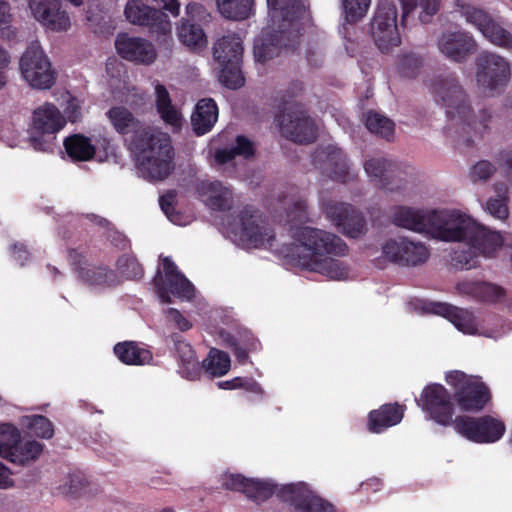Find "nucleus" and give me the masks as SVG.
Instances as JSON below:
<instances>
[{
	"label": "nucleus",
	"instance_id": "5",
	"mask_svg": "<svg viewBox=\"0 0 512 512\" xmlns=\"http://www.w3.org/2000/svg\"><path fill=\"white\" fill-rule=\"evenodd\" d=\"M230 239L246 248H270L275 235L267 221L250 209L241 210L228 222Z\"/></svg>",
	"mask_w": 512,
	"mask_h": 512
},
{
	"label": "nucleus",
	"instance_id": "9",
	"mask_svg": "<svg viewBox=\"0 0 512 512\" xmlns=\"http://www.w3.org/2000/svg\"><path fill=\"white\" fill-rule=\"evenodd\" d=\"M511 79L510 62L503 56L483 52L476 58V82L480 89L495 92L506 87Z\"/></svg>",
	"mask_w": 512,
	"mask_h": 512
},
{
	"label": "nucleus",
	"instance_id": "38",
	"mask_svg": "<svg viewBox=\"0 0 512 512\" xmlns=\"http://www.w3.org/2000/svg\"><path fill=\"white\" fill-rule=\"evenodd\" d=\"M156 91V108L162 120L175 128L181 126V115L172 105L170 95L165 86L158 84Z\"/></svg>",
	"mask_w": 512,
	"mask_h": 512
},
{
	"label": "nucleus",
	"instance_id": "1",
	"mask_svg": "<svg viewBox=\"0 0 512 512\" xmlns=\"http://www.w3.org/2000/svg\"><path fill=\"white\" fill-rule=\"evenodd\" d=\"M106 115L114 130L124 137L144 179L163 181L172 174L175 150L168 133L140 120L125 106L111 107Z\"/></svg>",
	"mask_w": 512,
	"mask_h": 512
},
{
	"label": "nucleus",
	"instance_id": "57",
	"mask_svg": "<svg viewBox=\"0 0 512 512\" xmlns=\"http://www.w3.org/2000/svg\"><path fill=\"white\" fill-rule=\"evenodd\" d=\"M496 170L493 163L481 160L471 167L469 176L473 182H486L495 174Z\"/></svg>",
	"mask_w": 512,
	"mask_h": 512
},
{
	"label": "nucleus",
	"instance_id": "48",
	"mask_svg": "<svg viewBox=\"0 0 512 512\" xmlns=\"http://www.w3.org/2000/svg\"><path fill=\"white\" fill-rule=\"evenodd\" d=\"M254 0H226V19L243 21L253 14Z\"/></svg>",
	"mask_w": 512,
	"mask_h": 512
},
{
	"label": "nucleus",
	"instance_id": "35",
	"mask_svg": "<svg viewBox=\"0 0 512 512\" xmlns=\"http://www.w3.org/2000/svg\"><path fill=\"white\" fill-rule=\"evenodd\" d=\"M403 418V409L395 404H386L378 410L369 414V429L374 433H379L384 429L398 424Z\"/></svg>",
	"mask_w": 512,
	"mask_h": 512
},
{
	"label": "nucleus",
	"instance_id": "64",
	"mask_svg": "<svg viewBox=\"0 0 512 512\" xmlns=\"http://www.w3.org/2000/svg\"><path fill=\"white\" fill-rule=\"evenodd\" d=\"M10 6L5 0H0V30L9 28L11 22Z\"/></svg>",
	"mask_w": 512,
	"mask_h": 512
},
{
	"label": "nucleus",
	"instance_id": "58",
	"mask_svg": "<svg viewBox=\"0 0 512 512\" xmlns=\"http://www.w3.org/2000/svg\"><path fill=\"white\" fill-rule=\"evenodd\" d=\"M54 140H55V135L41 134V133H36V132L30 138L32 147L35 150L42 151V152L51 151L53 148Z\"/></svg>",
	"mask_w": 512,
	"mask_h": 512
},
{
	"label": "nucleus",
	"instance_id": "61",
	"mask_svg": "<svg viewBox=\"0 0 512 512\" xmlns=\"http://www.w3.org/2000/svg\"><path fill=\"white\" fill-rule=\"evenodd\" d=\"M481 281L465 280L456 284V290L462 294L477 299Z\"/></svg>",
	"mask_w": 512,
	"mask_h": 512
},
{
	"label": "nucleus",
	"instance_id": "8",
	"mask_svg": "<svg viewBox=\"0 0 512 512\" xmlns=\"http://www.w3.org/2000/svg\"><path fill=\"white\" fill-rule=\"evenodd\" d=\"M19 65L23 78L33 88L49 89L56 82L57 73L38 42L27 47Z\"/></svg>",
	"mask_w": 512,
	"mask_h": 512
},
{
	"label": "nucleus",
	"instance_id": "7",
	"mask_svg": "<svg viewBox=\"0 0 512 512\" xmlns=\"http://www.w3.org/2000/svg\"><path fill=\"white\" fill-rule=\"evenodd\" d=\"M446 382L453 388L457 404L463 411H480L490 400L487 386L477 376L456 370L446 374Z\"/></svg>",
	"mask_w": 512,
	"mask_h": 512
},
{
	"label": "nucleus",
	"instance_id": "12",
	"mask_svg": "<svg viewBox=\"0 0 512 512\" xmlns=\"http://www.w3.org/2000/svg\"><path fill=\"white\" fill-rule=\"evenodd\" d=\"M455 430L463 437L477 443H493L505 433L504 423L491 416L472 418L460 416L454 420Z\"/></svg>",
	"mask_w": 512,
	"mask_h": 512
},
{
	"label": "nucleus",
	"instance_id": "17",
	"mask_svg": "<svg viewBox=\"0 0 512 512\" xmlns=\"http://www.w3.org/2000/svg\"><path fill=\"white\" fill-rule=\"evenodd\" d=\"M68 258L79 279L88 286L109 288L119 282L114 270L105 265L89 264L86 256L77 249H69Z\"/></svg>",
	"mask_w": 512,
	"mask_h": 512
},
{
	"label": "nucleus",
	"instance_id": "36",
	"mask_svg": "<svg viewBox=\"0 0 512 512\" xmlns=\"http://www.w3.org/2000/svg\"><path fill=\"white\" fill-rule=\"evenodd\" d=\"M177 36L180 42L190 50H200L207 44L206 35L199 24L182 19L177 26Z\"/></svg>",
	"mask_w": 512,
	"mask_h": 512
},
{
	"label": "nucleus",
	"instance_id": "47",
	"mask_svg": "<svg viewBox=\"0 0 512 512\" xmlns=\"http://www.w3.org/2000/svg\"><path fill=\"white\" fill-rule=\"evenodd\" d=\"M338 230L347 237L359 238L366 233L367 225L363 215L354 208Z\"/></svg>",
	"mask_w": 512,
	"mask_h": 512
},
{
	"label": "nucleus",
	"instance_id": "59",
	"mask_svg": "<svg viewBox=\"0 0 512 512\" xmlns=\"http://www.w3.org/2000/svg\"><path fill=\"white\" fill-rule=\"evenodd\" d=\"M165 315L168 321L174 323L176 327L183 332L192 328V323L176 308H168L165 311Z\"/></svg>",
	"mask_w": 512,
	"mask_h": 512
},
{
	"label": "nucleus",
	"instance_id": "41",
	"mask_svg": "<svg viewBox=\"0 0 512 512\" xmlns=\"http://www.w3.org/2000/svg\"><path fill=\"white\" fill-rule=\"evenodd\" d=\"M44 445L36 440L18 442L8 461L20 466H26L36 461L43 452Z\"/></svg>",
	"mask_w": 512,
	"mask_h": 512
},
{
	"label": "nucleus",
	"instance_id": "40",
	"mask_svg": "<svg viewBox=\"0 0 512 512\" xmlns=\"http://www.w3.org/2000/svg\"><path fill=\"white\" fill-rule=\"evenodd\" d=\"M199 371L213 379L215 377H221L224 375V351L217 348H211L206 356L199 362L198 368H194L192 372H189V378L194 379Z\"/></svg>",
	"mask_w": 512,
	"mask_h": 512
},
{
	"label": "nucleus",
	"instance_id": "21",
	"mask_svg": "<svg viewBox=\"0 0 512 512\" xmlns=\"http://www.w3.org/2000/svg\"><path fill=\"white\" fill-rule=\"evenodd\" d=\"M117 53L125 60L150 65L157 57L154 45L140 37H130L126 33H120L115 40Z\"/></svg>",
	"mask_w": 512,
	"mask_h": 512
},
{
	"label": "nucleus",
	"instance_id": "56",
	"mask_svg": "<svg viewBox=\"0 0 512 512\" xmlns=\"http://www.w3.org/2000/svg\"><path fill=\"white\" fill-rule=\"evenodd\" d=\"M29 429L37 436L43 439H50L54 435L53 423L43 415H35L31 418Z\"/></svg>",
	"mask_w": 512,
	"mask_h": 512
},
{
	"label": "nucleus",
	"instance_id": "16",
	"mask_svg": "<svg viewBox=\"0 0 512 512\" xmlns=\"http://www.w3.org/2000/svg\"><path fill=\"white\" fill-rule=\"evenodd\" d=\"M124 13L130 23L148 27L152 33L171 39V22L160 9L145 5L140 0H129Z\"/></svg>",
	"mask_w": 512,
	"mask_h": 512
},
{
	"label": "nucleus",
	"instance_id": "22",
	"mask_svg": "<svg viewBox=\"0 0 512 512\" xmlns=\"http://www.w3.org/2000/svg\"><path fill=\"white\" fill-rule=\"evenodd\" d=\"M367 176L380 187L394 191L402 187L404 178L398 166L384 158L371 157L363 164Z\"/></svg>",
	"mask_w": 512,
	"mask_h": 512
},
{
	"label": "nucleus",
	"instance_id": "63",
	"mask_svg": "<svg viewBox=\"0 0 512 512\" xmlns=\"http://www.w3.org/2000/svg\"><path fill=\"white\" fill-rule=\"evenodd\" d=\"M12 257L20 263V265H24L29 260V251L27 247L23 243H14L11 247Z\"/></svg>",
	"mask_w": 512,
	"mask_h": 512
},
{
	"label": "nucleus",
	"instance_id": "18",
	"mask_svg": "<svg viewBox=\"0 0 512 512\" xmlns=\"http://www.w3.org/2000/svg\"><path fill=\"white\" fill-rule=\"evenodd\" d=\"M439 52L456 63L466 62L478 50V43L467 31H445L437 39Z\"/></svg>",
	"mask_w": 512,
	"mask_h": 512
},
{
	"label": "nucleus",
	"instance_id": "11",
	"mask_svg": "<svg viewBox=\"0 0 512 512\" xmlns=\"http://www.w3.org/2000/svg\"><path fill=\"white\" fill-rule=\"evenodd\" d=\"M397 17L398 10L395 3L387 0L380 2L371 23V34L381 52L387 53L401 42Z\"/></svg>",
	"mask_w": 512,
	"mask_h": 512
},
{
	"label": "nucleus",
	"instance_id": "53",
	"mask_svg": "<svg viewBox=\"0 0 512 512\" xmlns=\"http://www.w3.org/2000/svg\"><path fill=\"white\" fill-rule=\"evenodd\" d=\"M507 202L508 197L506 195H497L496 197H490L486 201L484 208L492 217L504 221L509 216Z\"/></svg>",
	"mask_w": 512,
	"mask_h": 512
},
{
	"label": "nucleus",
	"instance_id": "3",
	"mask_svg": "<svg viewBox=\"0 0 512 512\" xmlns=\"http://www.w3.org/2000/svg\"><path fill=\"white\" fill-rule=\"evenodd\" d=\"M432 93L437 103L441 104L452 123L467 132L468 129L486 128L490 115L483 111L479 120L474 115L468 97L455 79H440L434 82Z\"/></svg>",
	"mask_w": 512,
	"mask_h": 512
},
{
	"label": "nucleus",
	"instance_id": "33",
	"mask_svg": "<svg viewBox=\"0 0 512 512\" xmlns=\"http://www.w3.org/2000/svg\"><path fill=\"white\" fill-rule=\"evenodd\" d=\"M194 188L198 197L209 209L224 210V187L221 181L199 180Z\"/></svg>",
	"mask_w": 512,
	"mask_h": 512
},
{
	"label": "nucleus",
	"instance_id": "43",
	"mask_svg": "<svg viewBox=\"0 0 512 512\" xmlns=\"http://www.w3.org/2000/svg\"><path fill=\"white\" fill-rule=\"evenodd\" d=\"M321 209L326 218L329 219L338 229V227L353 211L354 207L345 202H339L333 199H323Z\"/></svg>",
	"mask_w": 512,
	"mask_h": 512
},
{
	"label": "nucleus",
	"instance_id": "4",
	"mask_svg": "<svg viewBox=\"0 0 512 512\" xmlns=\"http://www.w3.org/2000/svg\"><path fill=\"white\" fill-rule=\"evenodd\" d=\"M267 3L271 10V18L277 24L280 35L275 36V39H265L255 44V58L262 62L279 54L277 46L285 45L286 33H290V29L306 13L305 6L299 0H267Z\"/></svg>",
	"mask_w": 512,
	"mask_h": 512
},
{
	"label": "nucleus",
	"instance_id": "32",
	"mask_svg": "<svg viewBox=\"0 0 512 512\" xmlns=\"http://www.w3.org/2000/svg\"><path fill=\"white\" fill-rule=\"evenodd\" d=\"M63 146L68 157L74 162L89 161L96 154V147L92 144L91 139L80 133L66 137Z\"/></svg>",
	"mask_w": 512,
	"mask_h": 512
},
{
	"label": "nucleus",
	"instance_id": "51",
	"mask_svg": "<svg viewBox=\"0 0 512 512\" xmlns=\"http://www.w3.org/2000/svg\"><path fill=\"white\" fill-rule=\"evenodd\" d=\"M176 191L168 190L159 199L161 210L167 218L174 224L182 225L183 214L175 209Z\"/></svg>",
	"mask_w": 512,
	"mask_h": 512
},
{
	"label": "nucleus",
	"instance_id": "44",
	"mask_svg": "<svg viewBox=\"0 0 512 512\" xmlns=\"http://www.w3.org/2000/svg\"><path fill=\"white\" fill-rule=\"evenodd\" d=\"M171 338L174 342L176 354L189 375V372H192L194 368L199 366L195 351L188 342L182 339L180 334L174 333L171 335Z\"/></svg>",
	"mask_w": 512,
	"mask_h": 512
},
{
	"label": "nucleus",
	"instance_id": "14",
	"mask_svg": "<svg viewBox=\"0 0 512 512\" xmlns=\"http://www.w3.org/2000/svg\"><path fill=\"white\" fill-rule=\"evenodd\" d=\"M479 230L466 243L470 248L468 253L463 251L454 253L453 261L461 268L469 270L478 266V254L489 257L502 244V237L499 233L490 231L481 224H479Z\"/></svg>",
	"mask_w": 512,
	"mask_h": 512
},
{
	"label": "nucleus",
	"instance_id": "2",
	"mask_svg": "<svg viewBox=\"0 0 512 512\" xmlns=\"http://www.w3.org/2000/svg\"><path fill=\"white\" fill-rule=\"evenodd\" d=\"M291 237L292 242L284 244L279 250L290 264L333 280L347 278V268L333 258L347 252V246L340 237L309 226L291 229Z\"/></svg>",
	"mask_w": 512,
	"mask_h": 512
},
{
	"label": "nucleus",
	"instance_id": "46",
	"mask_svg": "<svg viewBox=\"0 0 512 512\" xmlns=\"http://www.w3.org/2000/svg\"><path fill=\"white\" fill-rule=\"evenodd\" d=\"M366 127L374 134L389 139L394 133V123L384 115L369 111L365 117Z\"/></svg>",
	"mask_w": 512,
	"mask_h": 512
},
{
	"label": "nucleus",
	"instance_id": "13",
	"mask_svg": "<svg viewBox=\"0 0 512 512\" xmlns=\"http://www.w3.org/2000/svg\"><path fill=\"white\" fill-rule=\"evenodd\" d=\"M417 404L429 415V419L443 426H454V403L444 386L440 384L426 386Z\"/></svg>",
	"mask_w": 512,
	"mask_h": 512
},
{
	"label": "nucleus",
	"instance_id": "10",
	"mask_svg": "<svg viewBox=\"0 0 512 512\" xmlns=\"http://www.w3.org/2000/svg\"><path fill=\"white\" fill-rule=\"evenodd\" d=\"M164 275L157 272L153 279L154 286L163 303H171V295L183 299L191 300L195 295L193 284L178 270L176 264L169 258L162 259Z\"/></svg>",
	"mask_w": 512,
	"mask_h": 512
},
{
	"label": "nucleus",
	"instance_id": "20",
	"mask_svg": "<svg viewBox=\"0 0 512 512\" xmlns=\"http://www.w3.org/2000/svg\"><path fill=\"white\" fill-rule=\"evenodd\" d=\"M279 496L298 512H336L332 504L315 496L304 483L283 486Z\"/></svg>",
	"mask_w": 512,
	"mask_h": 512
},
{
	"label": "nucleus",
	"instance_id": "50",
	"mask_svg": "<svg viewBox=\"0 0 512 512\" xmlns=\"http://www.w3.org/2000/svg\"><path fill=\"white\" fill-rule=\"evenodd\" d=\"M120 273L130 280H139L144 275V269L133 255H122L117 260Z\"/></svg>",
	"mask_w": 512,
	"mask_h": 512
},
{
	"label": "nucleus",
	"instance_id": "30",
	"mask_svg": "<svg viewBox=\"0 0 512 512\" xmlns=\"http://www.w3.org/2000/svg\"><path fill=\"white\" fill-rule=\"evenodd\" d=\"M218 118V108L211 98H204L197 102L191 115V125L196 135L201 136L213 128Z\"/></svg>",
	"mask_w": 512,
	"mask_h": 512
},
{
	"label": "nucleus",
	"instance_id": "27",
	"mask_svg": "<svg viewBox=\"0 0 512 512\" xmlns=\"http://www.w3.org/2000/svg\"><path fill=\"white\" fill-rule=\"evenodd\" d=\"M226 489L241 491L257 503L265 501L275 492V486L268 481L246 479L236 474H226Z\"/></svg>",
	"mask_w": 512,
	"mask_h": 512
},
{
	"label": "nucleus",
	"instance_id": "55",
	"mask_svg": "<svg viewBox=\"0 0 512 512\" xmlns=\"http://www.w3.org/2000/svg\"><path fill=\"white\" fill-rule=\"evenodd\" d=\"M422 65V59L415 53H403L398 61V69L406 77H413L417 74Z\"/></svg>",
	"mask_w": 512,
	"mask_h": 512
},
{
	"label": "nucleus",
	"instance_id": "45",
	"mask_svg": "<svg viewBox=\"0 0 512 512\" xmlns=\"http://www.w3.org/2000/svg\"><path fill=\"white\" fill-rule=\"evenodd\" d=\"M20 431L12 424L0 425V456L6 460L11 456L13 450L20 442Z\"/></svg>",
	"mask_w": 512,
	"mask_h": 512
},
{
	"label": "nucleus",
	"instance_id": "42",
	"mask_svg": "<svg viewBox=\"0 0 512 512\" xmlns=\"http://www.w3.org/2000/svg\"><path fill=\"white\" fill-rule=\"evenodd\" d=\"M482 36L497 47L512 50V32L494 18L483 31Z\"/></svg>",
	"mask_w": 512,
	"mask_h": 512
},
{
	"label": "nucleus",
	"instance_id": "25",
	"mask_svg": "<svg viewBox=\"0 0 512 512\" xmlns=\"http://www.w3.org/2000/svg\"><path fill=\"white\" fill-rule=\"evenodd\" d=\"M321 171L328 177L347 182L353 175L343 152L336 147H327L317 154Z\"/></svg>",
	"mask_w": 512,
	"mask_h": 512
},
{
	"label": "nucleus",
	"instance_id": "6",
	"mask_svg": "<svg viewBox=\"0 0 512 512\" xmlns=\"http://www.w3.org/2000/svg\"><path fill=\"white\" fill-rule=\"evenodd\" d=\"M479 230V223L470 215L457 209L435 210L430 236L446 242L467 243Z\"/></svg>",
	"mask_w": 512,
	"mask_h": 512
},
{
	"label": "nucleus",
	"instance_id": "31",
	"mask_svg": "<svg viewBox=\"0 0 512 512\" xmlns=\"http://www.w3.org/2000/svg\"><path fill=\"white\" fill-rule=\"evenodd\" d=\"M113 350L117 358L126 365L141 366L149 364L153 359L149 349L134 341L119 342Z\"/></svg>",
	"mask_w": 512,
	"mask_h": 512
},
{
	"label": "nucleus",
	"instance_id": "28",
	"mask_svg": "<svg viewBox=\"0 0 512 512\" xmlns=\"http://www.w3.org/2000/svg\"><path fill=\"white\" fill-rule=\"evenodd\" d=\"M426 312L441 315L447 318L458 330L467 333H477L475 318L471 312L446 303H429Z\"/></svg>",
	"mask_w": 512,
	"mask_h": 512
},
{
	"label": "nucleus",
	"instance_id": "24",
	"mask_svg": "<svg viewBox=\"0 0 512 512\" xmlns=\"http://www.w3.org/2000/svg\"><path fill=\"white\" fill-rule=\"evenodd\" d=\"M29 8L39 22L53 31H64L70 26L68 14L61 10L60 0H28Z\"/></svg>",
	"mask_w": 512,
	"mask_h": 512
},
{
	"label": "nucleus",
	"instance_id": "49",
	"mask_svg": "<svg viewBox=\"0 0 512 512\" xmlns=\"http://www.w3.org/2000/svg\"><path fill=\"white\" fill-rule=\"evenodd\" d=\"M345 19L350 23L360 21L367 14L371 0H341Z\"/></svg>",
	"mask_w": 512,
	"mask_h": 512
},
{
	"label": "nucleus",
	"instance_id": "19",
	"mask_svg": "<svg viewBox=\"0 0 512 512\" xmlns=\"http://www.w3.org/2000/svg\"><path fill=\"white\" fill-rule=\"evenodd\" d=\"M382 253L387 260L406 266L422 264L429 257V251L423 243L404 237L387 240L382 247Z\"/></svg>",
	"mask_w": 512,
	"mask_h": 512
},
{
	"label": "nucleus",
	"instance_id": "62",
	"mask_svg": "<svg viewBox=\"0 0 512 512\" xmlns=\"http://www.w3.org/2000/svg\"><path fill=\"white\" fill-rule=\"evenodd\" d=\"M226 390L235 389L237 387H243L248 391L259 392L260 387L254 380H245L242 378H235L232 381H226Z\"/></svg>",
	"mask_w": 512,
	"mask_h": 512
},
{
	"label": "nucleus",
	"instance_id": "29",
	"mask_svg": "<svg viewBox=\"0 0 512 512\" xmlns=\"http://www.w3.org/2000/svg\"><path fill=\"white\" fill-rule=\"evenodd\" d=\"M65 124V118L53 104L46 103L33 113V127L36 133L55 135Z\"/></svg>",
	"mask_w": 512,
	"mask_h": 512
},
{
	"label": "nucleus",
	"instance_id": "34",
	"mask_svg": "<svg viewBox=\"0 0 512 512\" xmlns=\"http://www.w3.org/2000/svg\"><path fill=\"white\" fill-rule=\"evenodd\" d=\"M402 9V22L414 12L418 11V20L429 23L440 11L442 0H399Z\"/></svg>",
	"mask_w": 512,
	"mask_h": 512
},
{
	"label": "nucleus",
	"instance_id": "52",
	"mask_svg": "<svg viewBox=\"0 0 512 512\" xmlns=\"http://www.w3.org/2000/svg\"><path fill=\"white\" fill-rule=\"evenodd\" d=\"M506 297V290L494 283L481 281L477 300L486 303H497Z\"/></svg>",
	"mask_w": 512,
	"mask_h": 512
},
{
	"label": "nucleus",
	"instance_id": "60",
	"mask_svg": "<svg viewBox=\"0 0 512 512\" xmlns=\"http://www.w3.org/2000/svg\"><path fill=\"white\" fill-rule=\"evenodd\" d=\"M222 52H224V41L223 38L217 40L214 48H213V56L214 59L218 62V81L221 85L224 86V56H222Z\"/></svg>",
	"mask_w": 512,
	"mask_h": 512
},
{
	"label": "nucleus",
	"instance_id": "26",
	"mask_svg": "<svg viewBox=\"0 0 512 512\" xmlns=\"http://www.w3.org/2000/svg\"><path fill=\"white\" fill-rule=\"evenodd\" d=\"M243 41L239 34H233L226 41V88L237 89L244 85L245 79L241 71Z\"/></svg>",
	"mask_w": 512,
	"mask_h": 512
},
{
	"label": "nucleus",
	"instance_id": "23",
	"mask_svg": "<svg viewBox=\"0 0 512 512\" xmlns=\"http://www.w3.org/2000/svg\"><path fill=\"white\" fill-rule=\"evenodd\" d=\"M434 210L396 206L390 212L391 222L401 228L430 235Z\"/></svg>",
	"mask_w": 512,
	"mask_h": 512
},
{
	"label": "nucleus",
	"instance_id": "39",
	"mask_svg": "<svg viewBox=\"0 0 512 512\" xmlns=\"http://www.w3.org/2000/svg\"><path fill=\"white\" fill-rule=\"evenodd\" d=\"M455 6L466 22L474 26L481 34L493 19L487 11L465 0H455Z\"/></svg>",
	"mask_w": 512,
	"mask_h": 512
},
{
	"label": "nucleus",
	"instance_id": "15",
	"mask_svg": "<svg viewBox=\"0 0 512 512\" xmlns=\"http://www.w3.org/2000/svg\"><path fill=\"white\" fill-rule=\"evenodd\" d=\"M283 136L297 142L310 143L317 137V126L302 107H287L279 117Z\"/></svg>",
	"mask_w": 512,
	"mask_h": 512
},
{
	"label": "nucleus",
	"instance_id": "54",
	"mask_svg": "<svg viewBox=\"0 0 512 512\" xmlns=\"http://www.w3.org/2000/svg\"><path fill=\"white\" fill-rule=\"evenodd\" d=\"M254 154L253 142L245 136H237L235 144L228 150L226 149V163L235 156H242L247 159Z\"/></svg>",
	"mask_w": 512,
	"mask_h": 512
},
{
	"label": "nucleus",
	"instance_id": "37",
	"mask_svg": "<svg viewBox=\"0 0 512 512\" xmlns=\"http://www.w3.org/2000/svg\"><path fill=\"white\" fill-rule=\"evenodd\" d=\"M280 208L284 209L290 221H302L307 218V201L293 192L280 193L277 196Z\"/></svg>",
	"mask_w": 512,
	"mask_h": 512
}]
</instances>
